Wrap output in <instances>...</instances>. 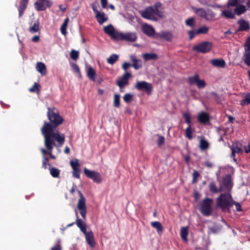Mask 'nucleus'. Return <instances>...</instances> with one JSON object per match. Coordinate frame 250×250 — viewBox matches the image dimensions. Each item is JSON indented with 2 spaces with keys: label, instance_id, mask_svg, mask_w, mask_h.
Returning a JSON list of instances; mask_svg holds the SVG:
<instances>
[{
  "label": "nucleus",
  "instance_id": "f257e3e1",
  "mask_svg": "<svg viewBox=\"0 0 250 250\" xmlns=\"http://www.w3.org/2000/svg\"><path fill=\"white\" fill-rule=\"evenodd\" d=\"M47 116L50 123L44 122L41 131L44 138H54L58 143V146H62L65 142V135L56 131L55 128L62 124L63 119L58 112L55 111V108H47Z\"/></svg>",
  "mask_w": 250,
  "mask_h": 250
},
{
  "label": "nucleus",
  "instance_id": "f03ea898",
  "mask_svg": "<svg viewBox=\"0 0 250 250\" xmlns=\"http://www.w3.org/2000/svg\"><path fill=\"white\" fill-rule=\"evenodd\" d=\"M233 198L229 193H221L216 199V207L224 212H230Z\"/></svg>",
  "mask_w": 250,
  "mask_h": 250
},
{
  "label": "nucleus",
  "instance_id": "7ed1b4c3",
  "mask_svg": "<svg viewBox=\"0 0 250 250\" xmlns=\"http://www.w3.org/2000/svg\"><path fill=\"white\" fill-rule=\"evenodd\" d=\"M55 141L56 140L54 138H44V146L46 149L42 148L41 149L42 155L45 156L46 154H48L51 159H56V156L52 154L53 149L54 146H58V143L56 144Z\"/></svg>",
  "mask_w": 250,
  "mask_h": 250
},
{
  "label": "nucleus",
  "instance_id": "20e7f679",
  "mask_svg": "<svg viewBox=\"0 0 250 250\" xmlns=\"http://www.w3.org/2000/svg\"><path fill=\"white\" fill-rule=\"evenodd\" d=\"M213 200L212 198H206L200 203L199 210L204 216H208L211 215L213 208Z\"/></svg>",
  "mask_w": 250,
  "mask_h": 250
},
{
  "label": "nucleus",
  "instance_id": "39448f33",
  "mask_svg": "<svg viewBox=\"0 0 250 250\" xmlns=\"http://www.w3.org/2000/svg\"><path fill=\"white\" fill-rule=\"evenodd\" d=\"M195 13L199 17L207 21H211L215 16V13L210 9L205 10L204 8H193Z\"/></svg>",
  "mask_w": 250,
  "mask_h": 250
},
{
  "label": "nucleus",
  "instance_id": "423d86ee",
  "mask_svg": "<svg viewBox=\"0 0 250 250\" xmlns=\"http://www.w3.org/2000/svg\"><path fill=\"white\" fill-rule=\"evenodd\" d=\"M213 46V44L209 42H203L193 47V50L198 53H207L209 52Z\"/></svg>",
  "mask_w": 250,
  "mask_h": 250
},
{
  "label": "nucleus",
  "instance_id": "0eeeda50",
  "mask_svg": "<svg viewBox=\"0 0 250 250\" xmlns=\"http://www.w3.org/2000/svg\"><path fill=\"white\" fill-rule=\"evenodd\" d=\"M80 198L78 200L77 208L80 211V213L83 219L86 218V215L87 213L86 207L85 204V198L81 192V191L78 190Z\"/></svg>",
  "mask_w": 250,
  "mask_h": 250
},
{
  "label": "nucleus",
  "instance_id": "6e6552de",
  "mask_svg": "<svg viewBox=\"0 0 250 250\" xmlns=\"http://www.w3.org/2000/svg\"><path fill=\"white\" fill-rule=\"evenodd\" d=\"M199 75L195 73L193 76L188 77V82L189 85L196 84L199 89L204 88L206 86V83L204 80L199 79Z\"/></svg>",
  "mask_w": 250,
  "mask_h": 250
},
{
  "label": "nucleus",
  "instance_id": "1a4fd4ad",
  "mask_svg": "<svg viewBox=\"0 0 250 250\" xmlns=\"http://www.w3.org/2000/svg\"><path fill=\"white\" fill-rule=\"evenodd\" d=\"M134 87L138 91L146 92L148 95H150L153 90L152 84L146 81L137 82Z\"/></svg>",
  "mask_w": 250,
  "mask_h": 250
},
{
  "label": "nucleus",
  "instance_id": "9d476101",
  "mask_svg": "<svg viewBox=\"0 0 250 250\" xmlns=\"http://www.w3.org/2000/svg\"><path fill=\"white\" fill-rule=\"evenodd\" d=\"M83 172L88 178L92 179L94 183L100 184L102 182L103 179L100 173L94 170H89L85 167L83 169Z\"/></svg>",
  "mask_w": 250,
  "mask_h": 250
},
{
  "label": "nucleus",
  "instance_id": "9b49d317",
  "mask_svg": "<svg viewBox=\"0 0 250 250\" xmlns=\"http://www.w3.org/2000/svg\"><path fill=\"white\" fill-rule=\"evenodd\" d=\"M52 4L53 2L50 0H38L34 3L35 8L38 11H44Z\"/></svg>",
  "mask_w": 250,
  "mask_h": 250
},
{
  "label": "nucleus",
  "instance_id": "f8f14e48",
  "mask_svg": "<svg viewBox=\"0 0 250 250\" xmlns=\"http://www.w3.org/2000/svg\"><path fill=\"white\" fill-rule=\"evenodd\" d=\"M118 34V36L117 37H118V38L117 40L134 42L136 41L137 39V36L135 33L127 32L124 33L120 32V33Z\"/></svg>",
  "mask_w": 250,
  "mask_h": 250
},
{
  "label": "nucleus",
  "instance_id": "ddd939ff",
  "mask_svg": "<svg viewBox=\"0 0 250 250\" xmlns=\"http://www.w3.org/2000/svg\"><path fill=\"white\" fill-rule=\"evenodd\" d=\"M153 12V7L150 6L146 7L144 10L142 11L141 14L142 17L145 19L157 21V19L154 15Z\"/></svg>",
  "mask_w": 250,
  "mask_h": 250
},
{
  "label": "nucleus",
  "instance_id": "4468645a",
  "mask_svg": "<svg viewBox=\"0 0 250 250\" xmlns=\"http://www.w3.org/2000/svg\"><path fill=\"white\" fill-rule=\"evenodd\" d=\"M131 77V74L126 72L124 74L122 77L117 82V85L121 89H124L125 85L128 84V80Z\"/></svg>",
  "mask_w": 250,
  "mask_h": 250
},
{
  "label": "nucleus",
  "instance_id": "2eb2a0df",
  "mask_svg": "<svg viewBox=\"0 0 250 250\" xmlns=\"http://www.w3.org/2000/svg\"><path fill=\"white\" fill-rule=\"evenodd\" d=\"M104 33L110 36L112 38L117 40L118 37V34H119V32L116 31L113 25L111 24L108 25L107 26H104Z\"/></svg>",
  "mask_w": 250,
  "mask_h": 250
},
{
  "label": "nucleus",
  "instance_id": "dca6fc26",
  "mask_svg": "<svg viewBox=\"0 0 250 250\" xmlns=\"http://www.w3.org/2000/svg\"><path fill=\"white\" fill-rule=\"evenodd\" d=\"M237 23L239 25L236 32L240 31H246L250 29V25L249 22L244 19H241L237 21Z\"/></svg>",
  "mask_w": 250,
  "mask_h": 250
},
{
  "label": "nucleus",
  "instance_id": "f3484780",
  "mask_svg": "<svg viewBox=\"0 0 250 250\" xmlns=\"http://www.w3.org/2000/svg\"><path fill=\"white\" fill-rule=\"evenodd\" d=\"M224 191L229 192L232 188L231 177L230 175H226L223 179L222 186Z\"/></svg>",
  "mask_w": 250,
  "mask_h": 250
},
{
  "label": "nucleus",
  "instance_id": "a211bd4d",
  "mask_svg": "<svg viewBox=\"0 0 250 250\" xmlns=\"http://www.w3.org/2000/svg\"><path fill=\"white\" fill-rule=\"evenodd\" d=\"M153 7V13L160 18L164 17V13L162 4L160 2H157L152 6Z\"/></svg>",
  "mask_w": 250,
  "mask_h": 250
},
{
  "label": "nucleus",
  "instance_id": "6ab92c4d",
  "mask_svg": "<svg viewBox=\"0 0 250 250\" xmlns=\"http://www.w3.org/2000/svg\"><path fill=\"white\" fill-rule=\"evenodd\" d=\"M83 234L85 235L86 241L87 243L88 244V245L91 248L94 247L96 243L94 240V235L92 231H86V233H84Z\"/></svg>",
  "mask_w": 250,
  "mask_h": 250
},
{
  "label": "nucleus",
  "instance_id": "aec40b11",
  "mask_svg": "<svg viewBox=\"0 0 250 250\" xmlns=\"http://www.w3.org/2000/svg\"><path fill=\"white\" fill-rule=\"evenodd\" d=\"M28 2L29 0H21L20 1L18 7L19 18H21L23 16L25 10L27 8Z\"/></svg>",
  "mask_w": 250,
  "mask_h": 250
},
{
  "label": "nucleus",
  "instance_id": "412c9836",
  "mask_svg": "<svg viewBox=\"0 0 250 250\" xmlns=\"http://www.w3.org/2000/svg\"><path fill=\"white\" fill-rule=\"evenodd\" d=\"M130 59L132 62L131 66L135 69L138 70L142 67V62L141 60L136 58L135 55H132L130 56Z\"/></svg>",
  "mask_w": 250,
  "mask_h": 250
},
{
  "label": "nucleus",
  "instance_id": "4be33fe9",
  "mask_svg": "<svg viewBox=\"0 0 250 250\" xmlns=\"http://www.w3.org/2000/svg\"><path fill=\"white\" fill-rule=\"evenodd\" d=\"M95 18L100 25L107 21L108 19V17L104 12H99L95 14Z\"/></svg>",
  "mask_w": 250,
  "mask_h": 250
},
{
  "label": "nucleus",
  "instance_id": "5701e85b",
  "mask_svg": "<svg viewBox=\"0 0 250 250\" xmlns=\"http://www.w3.org/2000/svg\"><path fill=\"white\" fill-rule=\"evenodd\" d=\"M197 118L199 122L204 125H207L209 122V115L204 111L201 112L198 115Z\"/></svg>",
  "mask_w": 250,
  "mask_h": 250
},
{
  "label": "nucleus",
  "instance_id": "b1692460",
  "mask_svg": "<svg viewBox=\"0 0 250 250\" xmlns=\"http://www.w3.org/2000/svg\"><path fill=\"white\" fill-rule=\"evenodd\" d=\"M142 31L144 34L148 36H153L155 34V30L150 25L145 24L142 27Z\"/></svg>",
  "mask_w": 250,
  "mask_h": 250
},
{
  "label": "nucleus",
  "instance_id": "393cba45",
  "mask_svg": "<svg viewBox=\"0 0 250 250\" xmlns=\"http://www.w3.org/2000/svg\"><path fill=\"white\" fill-rule=\"evenodd\" d=\"M221 16L224 17L228 19H234L235 18L234 11H232L230 9L224 10L221 14Z\"/></svg>",
  "mask_w": 250,
  "mask_h": 250
},
{
  "label": "nucleus",
  "instance_id": "a878e982",
  "mask_svg": "<svg viewBox=\"0 0 250 250\" xmlns=\"http://www.w3.org/2000/svg\"><path fill=\"white\" fill-rule=\"evenodd\" d=\"M211 64L218 68H224L226 65L225 61L223 59H214L211 61Z\"/></svg>",
  "mask_w": 250,
  "mask_h": 250
},
{
  "label": "nucleus",
  "instance_id": "bb28decb",
  "mask_svg": "<svg viewBox=\"0 0 250 250\" xmlns=\"http://www.w3.org/2000/svg\"><path fill=\"white\" fill-rule=\"evenodd\" d=\"M209 191L213 193H217L224 191L223 187L221 186L219 188H217L215 183L214 182H211L208 185Z\"/></svg>",
  "mask_w": 250,
  "mask_h": 250
},
{
  "label": "nucleus",
  "instance_id": "cd10ccee",
  "mask_svg": "<svg viewBox=\"0 0 250 250\" xmlns=\"http://www.w3.org/2000/svg\"><path fill=\"white\" fill-rule=\"evenodd\" d=\"M247 11V7L246 6L243 4H238L236 6L234 9L235 15L240 16L244 14Z\"/></svg>",
  "mask_w": 250,
  "mask_h": 250
},
{
  "label": "nucleus",
  "instance_id": "c85d7f7f",
  "mask_svg": "<svg viewBox=\"0 0 250 250\" xmlns=\"http://www.w3.org/2000/svg\"><path fill=\"white\" fill-rule=\"evenodd\" d=\"M242 144L239 141H236L230 147L231 150H234L237 153H242L243 151L242 148Z\"/></svg>",
  "mask_w": 250,
  "mask_h": 250
},
{
  "label": "nucleus",
  "instance_id": "c756f323",
  "mask_svg": "<svg viewBox=\"0 0 250 250\" xmlns=\"http://www.w3.org/2000/svg\"><path fill=\"white\" fill-rule=\"evenodd\" d=\"M159 37L167 41H171L172 40V34L170 32H162L158 34Z\"/></svg>",
  "mask_w": 250,
  "mask_h": 250
},
{
  "label": "nucleus",
  "instance_id": "7c9ffc66",
  "mask_svg": "<svg viewBox=\"0 0 250 250\" xmlns=\"http://www.w3.org/2000/svg\"><path fill=\"white\" fill-rule=\"evenodd\" d=\"M77 227L80 229L81 231L83 233L86 232V225L81 219L77 218L76 222Z\"/></svg>",
  "mask_w": 250,
  "mask_h": 250
},
{
  "label": "nucleus",
  "instance_id": "2f4dec72",
  "mask_svg": "<svg viewBox=\"0 0 250 250\" xmlns=\"http://www.w3.org/2000/svg\"><path fill=\"white\" fill-rule=\"evenodd\" d=\"M37 70L42 75H45L46 73V69L45 65L42 62H38L36 66Z\"/></svg>",
  "mask_w": 250,
  "mask_h": 250
},
{
  "label": "nucleus",
  "instance_id": "473e14b6",
  "mask_svg": "<svg viewBox=\"0 0 250 250\" xmlns=\"http://www.w3.org/2000/svg\"><path fill=\"white\" fill-rule=\"evenodd\" d=\"M144 59L146 61L156 60L158 59L157 54L154 53H146L143 55Z\"/></svg>",
  "mask_w": 250,
  "mask_h": 250
},
{
  "label": "nucleus",
  "instance_id": "72a5a7b5",
  "mask_svg": "<svg viewBox=\"0 0 250 250\" xmlns=\"http://www.w3.org/2000/svg\"><path fill=\"white\" fill-rule=\"evenodd\" d=\"M151 225L153 228L156 229L157 231L159 234L162 233L163 228L160 222L158 221L152 222H151Z\"/></svg>",
  "mask_w": 250,
  "mask_h": 250
},
{
  "label": "nucleus",
  "instance_id": "f704fd0d",
  "mask_svg": "<svg viewBox=\"0 0 250 250\" xmlns=\"http://www.w3.org/2000/svg\"><path fill=\"white\" fill-rule=\"evenodd\" d=\"M87 75L88 78L92 81H94L95 76H96V72L95 70L91 67L89 66L87 69Z\"/></svg>",
  "mask_w": 250,
  "mask_h": 250
},
{
  "label": "nucleus",
  "instance_id": "c9c22d12",
  "mask_svg": "<svg viewBox=\"0 0 250 250\" xmlns=\"http://www.w3.org/2000/svg\"><path fill=\"white\" fill-rule=\"evenodd\" d=\"M40 22L39 20L35 21L32 26L29 28V31L31 33H35L38 32L40 30L39 28Z\"/></svg>",
  "mask_w": 250,
  "mask_h": 250
},
{
  "label": "nucleus",
  "instance_id": "e433bc0d",
  "mask_svg": "<svg viewBox=\"0 0 250 250\" xmlns=\"http://www.w3.org/2000/svg\"><path fill=\"white\" fill-rule=\"evenodd\" d=\"M188 227H182L180 231V235L181 238L183 239V240L185 241H187L188 240Z\"/></svg>",
  "mask_w": 250,
  "mask_h": 250
},
{
  "label": "nucleus",
  "instance_id": "4c0bfd02",
  "mask_svg": "<svg viewBox=\"0 0 250 250\" xmlns=\"http://www.w3.org/2000/svg\"><path fill=\"white\" fill-rule=\"evenodd\" d=\"M250 104V93H247L244 94L243 99L240 102V104L242 106Z\"/></svg>",
  "mask_w": 250,
  "mask_h": 250
},
{
  "label": "nucleus",
  "instance_id": "58836bf2",
  "mask_svg": "<svg viewBox=\"0 0 250 250\" xmlns=\"http://www.w3.org/2000/svg\"><path fill=\"white\" fill-rule=\"evenodd\" d=\"M199 147L202 150H206L209 147L208 143L203 137H202L200 140Z\"/></svg>",
  "mask_w": 250,
  "mask_h": 250
},
{
  "label": "nucleus",
  "instance_id": "ea45409f",
  "mask_svg": "<svg viewBox=\"0 0 250 250\" xmlns=\"http://www.w3.org/2000/svg\"><path fill=\"white\" fill-rule=\"evenodd\" d=\"M51 175L54 178H59L60 174V170L55 167H49Z\"/></svg>",
  "mask_w": 250,
  "mask_h": 250
},
{
  "label": "nucleus",
  "instance_id": "a19ab883",
  "mask_svg": "<svg viewBox=\"0 0 250 250\" xmlns=\"http://www.w3.org/2000/svg\"><path fill=\"white\" fill-rule=\"evenodd\" d=\"M194 130V128H191V126H188L185 130V137L189 140H191L193 138L192 133Z\"/></svg>",
  "mask_w": 250,
  "mask_h": 250
},
{
  "label": "nucleus",
  "instance_id": "79ce46f5",
  "mask_svg": "<svg viewBox=\"0 0 250 250\" xmlns=\"http://www.w3.org/2000/svg\"><path fill=\"white\" fill-rule=\"evenodd\" d=\"M69 21V18L68 17H67L64 21L63 23L61 25L60 30L62 34L63 35H66L67 32H66V28L68 25V23Z\"/></svg>",
  "mask_w": 250,
  "mask_h": 250
},
{
  "label": "nucleus",
  "instance_id": "37998d69",
  "mask_svg": "<svg viewBox=\"0 0 250 250\" xmlns=\"http://www.w3.org/2000/svg\"><path fill=\"white\" fill-rule=\"evenodd\" d=\"M243 57L245 63L250 66V51H245Z\"/></svg>",
  "mask_w": 250,
  "mask_h": 250
},
{
  "label": "nucleus",
  "instance_id": "c03bdc74",
  "mask_svg": "<svg viewBox=\"0 0 250 250\" xmlns=\"http://www.w3.org/2000/svg\"><path fill=\"white\" fill-rule=\"evenodd\" d=\"M49 159L45 156L42 155V167L46 169L47 168V166L51 167V164L49 163Z\"/></svg>",
  "mask_w": 250,
  "mask_h": 250
},
{
  "label": "nucleus",
  "instance_id": "a18cd8bd",
  "mask_svg": "<svg viewBox=\"0 0 250 250\" xmlns=\"http://www.w3.org/2000/svg\"><path fill=\"white\" fill-rule=\"evenodd\" d=\"M210 95L211 98L214 100H215L216 103H220L222 102V99L221 96L220 95H219L218 94H217V93H216L215 92H211L210 93Z\"/></svg>",
  "mask_w": 250,
  "mask_h": 250
},
{
  "label": "nucleus",
  "instance_id": "49530a36",
  "mask_svg": "<svg viewBox=\"0 0 250 250\" xmlns=\"http://www.w3.org/2000/svg\"><path fill=\"white\" fill-rule=\"evenodd\" d=\"M119 56L116 54H112L107 60V62L108 63L113 64H114L118 59Z\"/></svg>",
  "mask_w": 250,
  "mask_h": 250
},
{
  "label": "nucleus",
  "instance_id": "de8ad7c7",
  "mask_svg": "<svg viewBox=\"0 0 250 250\" xmlns=\"http://www.w3.org/2000/svg\"><path fill=\"white\" fill-rule=\"evenodd\" d=\"M209 30V28L207 26H203L196 30V34H207Z\"/></svg>",
  "mask_w": 250,
  "mask_h": 250
},
{
  "label": "nucleus",
  "instance_id": "09e8293b",
  "mask_svg": "<svg viewBox=\"0 0 250 250\" xmlns=\"http://www.w3.org/2000/svg\"><path fill=\"white\" fill-rule=\"evenodd\" d=\"M120 96L118 94H115L114 95V106L116 107H119L120 105Z\"/></svg>",
  "mask_w": 250,
  "mask_h": 250
},
{
  "label": "nucleus",
  "instance_id": "8fccbe9b",
  "mask_svg": "<svg viewBox=\"0 0 250 250\" xmlns=\"http://www.w3.org/2000/svg\"><path fill=\"white\" fill-rule=\"evenodd\" d=\"M183 116L185 119V122L188 125V126H191V121L190 113L189 112H185L183 114Z\"/></svg>",
  "mask_w": 250,
  "mask_h": 250
},
{
  "label": "nucleus",
  "instance_id": "3c124183",
  "mask_svg": "<svg viewBox=\"0 0 250 250\" xmlns=\"http://www.w3.org/2000/svg\"><path fill=\"white\" fill-rule=\"evenodd\" d=\"M40 84L37 83H35L29 89V91L31 92L38 93L40 90Z\"/></svg>",
  "mask_w": 250,
  "mask_h": 250
},
{
  "label": "nucleus",
  "instance_id": "603ef678",
  "mask_svg": "<svg viewBox=\"0 0 250 250\" xmlns=\"http://www.w3.org/2000/svg\"><path fill=\"white\" fill-rule=\"evenodd\" d=\"M70 163L72 169H80V164L79 160L76 159L75 161H71Z\"/></svg>",
  "mask_w": 250,
  "mask_h": 250
},
{
  "label": "nucleus",
  "instance_id": "864d4df0",
  "mask_svg": "<svg viewBox=\"0 0 250 250\" xmlns=\"http://www.w3.org/2000/svg\"><path fill=\"white\" fill-rule=\"evenodd\" d=\"M240 4V0H229L227 3V6L229 7H236Z\"/></svg>",
  "mask_w": 250,
  "mask_h": 250
},
{
  "label": "nucleus",
  "instance_id": "5fc2aeb1",
  "mask_svg": "<svg viewBox=\"0 0 250 250\" xmlns=\"http://www.w3.org/2000/svg\"><path fill=\"white\" fill-rule=\"evenodd\" d=\"M79 53L78 51L72 49L70 52V57L74 61H77L79 58Z\"/></svg>",
  "mask_w": 250,
  "mask_h": 250
},
{
  "label": "nucleus",
  "instance_id": "6e6d98bb",
  "mask_svg": "<svg viewBox=\"0 0 250 250\" xmlns=\"http://www.w3.org/2000/svg\"><path fill=\"white\" fill-rule=\"evenodd\" d=\"M62 247L60 240H58L55 245L53 246L50 250H62Z\"/></svg>",
  "mask_w": 250,
  "mask_h": 250
},
{
  "label": "nucleus",
  "instance_id": "4d7b16f0",
  "mask_svg": "<svg viewBox=\"0 0 250 250\" xmlns=\"http://www.w3.org/2000/svg\"><path fill=\"white\" fill-rule=\"evenodd\" d=\"M123 99L125 103H129L133 99V95L130 93H126L124 96Z\"/></svg>",
  "mask_w": 250,
  "mask_h": 250
},
{
  "label": "nucleus",
  "instance_id": "13d9d810",
  "mask_svg": "<svg viewBox=\"0 0 250 250\" xmlns=\"http://www.w3.org/2000/svg\"><path fill=\"white\" fill-rule=\"evenodd\" d=\"M200 176L199 173L197 170H194L192 174V183L195 184L197 182V178Z\"/></svg>",
  "mask_w": 250,
  "mask_h": 250
},
{
  "label": "nucleus",
  "instance_id": "bf43d9fd",
  "mask_svg": "<svg viewBox=\"0 0 250 250\" xmlns=\"http://www.w3.org/2000/svg\"><path fill=\"white\" fill-rule=\"evenodd\" d=\"M158 136V140L157 141V144L159 147H161L164 144L165 142V138L163 136L159 135Z\"/></svg>",
  "mask_w": 250,
  "mask_h": 250
},
{
  "label": "nucleus",
  "instance_id": "052dcab7",
  "mask_svg": "<svg viewBox=\"0 0 250 250\" xmlns=\"http://www.w3.org/2000/svg\"><path fill=\"white\" fill-rule=\"evenodd\" d=\"M194 19L193 18H190L188 19L186 21L187 25L192 27L194 25Z\"/></svg>",
  "mask_w": 250,
  "mask_h": 250
},
{
  "label": "nucleus",
  "instance_id": "680f3d73",
  "mask_svg": "<svg viewBox=\"0 0 250 250\" xmlns=\"http://www.w3.org/2000/svg\"><path fill=\"white\" fill-rule=\"evenodd\" d=\"M232 204V206L234 205L235 206L236 209L237 211L240 212V211H242V209L241 208V206L239 203L236 202L234 200H233Z\"/></svg>",
  "mask_w": 250,
  "mask_h": 250
},
{
  "label": "nucleus",
  "instance_id": "e2e57ef3",
  "mask_svg": "<svg viewBox=\"0 0 250 250\" xmlns=\"http://www.w3.org/2000/svg\"><path fill=\"white\" fill-rule=\"evenodd\" d=\"M73 176L77 179H79L80 178V169H73Z\"/></svg>",
  "mask_w": 250,
  "mask_h": 250
},
{
  "label": "nucleus",
  "instance_id": "0e129e2a",
  "mask_svg": "<svg viewBox=\"0 0 250 250\" xmlns=\"http://www.w3.org/2000/svg\"><path fill=\"white\" fill-rule=\"evenodd\" d=\"M245 51H250V37H249L244 45Z\"/></svg>",
  "mask_w": 250,
  "mask_h": 250
},
{
  "label": "nucleus",
  "instance_id": "69168bd1",
  "mask_svg": "<svg viewBox=\"0 0 250 250\" xmlns=\"http://www.w3.org/2000/svg\"><path fill=\"white\" fill-rule=\"evenodd\" d=\"M92 9L95 13V15L97 13L99 12V10H98V5L96 3H92L91 4Z\"/></svg>",
  "mask_w": 250,
  "mask_h": 250
},
{
  "label": "nucleus",
  "instance_id": "338daca9",
  "mask_svg": "<svg viewBox=\"0 0 250 250\" xmlns=\"http://www.w3.org/2000/svg\"><path fill=\"white\" fill-rule=\"evenodd\" d=\"M131 66V65L130 63L127 62H124L123 64H122V68L125 71L127 72V70L128 68L129 67Z\"/></svg>",
  "mask_w": 250,
  "mask_h": 250
},
{
  "label": "nucleus",
  "instance_id": "774afa93",
  "mask_svg": "<svg viewBox=\"0 0 250 250\" xmlns=\"http://www.w3.org/2000/svg\"><path fill=\"white\" fill-rule=\"evenodd\" d=\"M188 34L189 35V39L191 40V39H192L194 37L195 35H197L196 34V30H195V31H194V30L189 31L188 32Z\"/></svg>",
  "mask_w": 250,
  "mask_h": 250
}]
</instances>
